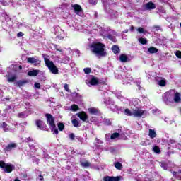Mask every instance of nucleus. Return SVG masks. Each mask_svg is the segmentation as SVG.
<instances>
[{
	"instance_id": "obj_9",
	"label": "nucleus",
	"mask_w": 181,
	"mask_h": 181,
	"mask_svg": "<svg viewBox=\"0 0 181 181\" xmlns=\"http://www.w3.org/2000/svg\"><path fill=\"white\" fill-rule=\"evenodd\" d=\"M76 115L81 121L86 122L87 119H88V115H87V113L84 111L77 113Z\"/></svg>"
},
{
	"instance_id": "obj_32",
	"label": "nucleus",
	"mask_w": 181,
	"mask_h": 181,
	"mask_svg": "<svg viewBox=\"0 0 181 181\" xmlns=\"http://www.w3.org/2000/svg\"><path fill=\"white\" fill-rule=\"evenodd\" d=\"M71 110L74 112H76V111H78V110H79L78 105H77L76 104L72 105H71Z\"/></svg>"
},
{
	"instance_id": "obj_31",
	"label": "nucleus",
	"mask_w": 181,
	"mask_h": 181,
	"mask_svg": "<svg viewBox=\"0 0 181 181\" xmlns=\"http://www.w3.org/2000/svg\"><path fill=\"white\" fill-rule=\"evenodd\" d=\"M119 136V133L115 132L111 134L110 139H115L116 138H118Z\"/></svg>"
},
{
	"instance_id": "obj_23",
	"label": "nucleus",
	"mask_w": 181,
	"mask_h": 181,
	"mask_svg": "<svg viewBox=\"0 0 181 181\" xmlns=\"http://www.w3.org/2000/svg\"><path fill=\"white\" fill-rule=\"evenodd\" d=\"M115 168L117 169V170H122V164L119 162L115 163Z\"/></svg>"
},
{
	"instance_id": "obj_49",
	"label": "nucleus",
	"mask_w": 181,
	"mask_h": 181,
	"mask_svg": "<svg viewBox=\"0 0 181 181\" xmlns=\"http://www.w3.org/2000/svg\"><path fill=\"white\" fill-rule=\"evenodd\" d=\"M154 28L156 29V30H159L160 29V27L155 26Z\"/></svg>"
},
{
	"instance_id": "obj_53",
	"label": "nucleus",
	"mask_w": 181,
	"mask_h": 181,
	"mask_svg": "<svg viewBox=\"0 0 181 181\" xmlns=\"http://www.w3.org/2000/svg\"><path fill=\"white\" fill-rule=\"evenodd\" d=\"M124 33H128V30H125L124 31Z\"/></svg>"
},
{
	"instance_id": "obj_45",
	"label": "nucleus",
	"mask_w": 181,
	"mask_h": 181,
	"mask_svg": "<svg viewBox=\"0 0 181 181\" xmlns=\"http://www.w3.org/2000/svg\"><path fill=\"white\" fill-rule=\"evenodd\" d=\"M18 118H23V117H25V113L20 112V113H18Z\"/></svg>"
},
{
	"instance_id": "obj_55",
	"label": "nucleus",
	"mask_w": 181,
	"mask_h": 181,
	"mask_svg": "<svg viewBox=\"0 0 181 181\" xmlns=\"http://www.w3.org/2000/svg\"><path fill=\"white\" fill-rule=\"evenodd\" d=\"M57 52H62V49H56Z\"/></svg>"
},
{
	"instance_id": "obj_1",
	"label": "nucleus",
	"mask_w": 181,
	"mask_h": 181,
	"mask_svg": "<svg viewBox=\"0 0 181 181\" xmlns=\"http://www.w3.org/2000/svg\"><path fill=\"white\" fill-rule=\"evenodd\" d=\"M90 47L92 53L96 54V56H100V57H105L107 56L105 45L101 42H93Z\"/></svg>"
},
{
	"instance_id": "obj_8",
	"label": "nucleus",
	"mask_w": 181,
	"mask_h": 181,
	"mask_svg": "<svg viewBox=\"0 0 181 181\" xmlns=\"http://www.w3.org/2000/svg\"><path fill=\"white\" fill-rule=\"evenodd\" d=\"M133 117H136L137 118H141L142 115L145 114V110H139V107H136L133 109Z\"/></svg>"
},
{
	"instance_id": "obj_27",
	"label": "nucleus",
	"mask_w": 181,
	"mask_h": 181,
	"mask_svg": "<svg viewBox=\"0 0 181 181\" xmlns=\"http://www.w3.org/2000/svg\"><path fill=\"white\" fill-rule=\"evenodd\" d=\"M81 165L83 168H88L91 165V163L90 162H88V161H85V162L81 163Z\"/></svg>"
},
{
	"instance_id": "obj_10",
	"label": "nucleus",
	"mask_w": 181,
	"mask_h": 181,
	"mask_svg": "<svg viewBox=\"0 0 181 181\" xmlns=\"http://www.w3.org/2000/svg\"><path fill=\"white\" fill-rule=\"evenodd\" d=\"M28 63H30L31 64H34V66H40L41 61L38 59L33 57H28L27 59Z\"/></svg>"
},
{
	"instance_id": "obj_43",
	"label": "nucleus",
	"mask_w": 181,
	"mask_h": 181,
	"mask_svg": "<svg viewBox=\"0 0 181 181\" xmlns=\"http://www.w3.org/2000/svg\"><path fill=\"white\" fill-rule=\"evenodd\" d=\"M98 84H101L102 86H107V82L105 81L100 80L98 81Z\"/></svg>"
},
{
	"instance_id": "obj_12",
	"label": "nucleus",
	"mask_w": 181,
	"mask_h": 181,
	"mask_svg": "<svg viewBox=\"0 0 181 181\" xmlns=\"http://www.w3.org/2000/svg\"><path fill=\"white\" fill-rule=\"evenodd\" d=\"M29 83V81H28V80H19L17 81L16 82H15L14 85L16 87H23V86H25V84H28Z\"/></svg>"
},
{
	"instance_id": "obj_22",
	"label": "nucleus",
	"mask_w": 181,
	"mask_h": 181,
	"mask_svg": "<svg viewBox=\"0 0 181 181\" xmlns=\"http://www.w3.org/2000/svg\"><path fill=\"white\" fill-rule=\"evenodd\" d=\"M57 125L58 127L59 131H64V124L63 122H58Z\"/></svg>"
},
{
	"instance_id": "obj_51",
	"label": "nucleus",
	"mask_w": 181,
	"mask_h": 181,
	"mask_svg": "<svg viewBox=\"0 0 181 181\" xmlns=\"http://www.w3.org/2000/svg\"><path fill=\"white\" fill-rule=\"evenodd\" d=\"M159 2H161V4H163L165 2V0H159Z\"/></svg>"
},
{
	"instance_id": "obj_42",
	"label": "nucleus",
	"mask_w": 181,
	"mask_h": 181,
	"mask_svg": "<svg viewBox=\"0 0 181 181\" xmlns=\"http://www.w3.org/2000/svg\"><path fill=\"white\" fill-rule=\"evenodd\" d=\"M108 39H110V40H112V42H114V43H115V42H117V40L115 39V37H112V35H109Z\"/></svg>"
},
{
	"instance_id": "obj_56",
	"label": "nucleus",
	"mask_w": 181,
	"mask_h": 181,
	"mask_svg": "<svg viewBox=\"0 0 181 181\" xmlns=\"http://www.w3.org/2000/svg\"><path fill=\"white\" fill-rule=\"evenodd\" d=\"M108 125H111V122L108 120Z\"/></svg>"
},
{
	"instance_id": "obj_35",
	"label": "nucleus",
	"mask_w": 181,
	"mask_h": 181,
	"mask_svg": "<svg viewBox=\"0 0 181 181\" xmlns=\"http://www.w3.org/2000/svg\"><path fill=\"white\" fill-rule=\"evenodd\" d=\"M83 71L85 74H90V73H91V68H85Z\"/></svg>"
},
{
	"instance_id": "obj_25",
	"label": "nucleus",
	"mask_w": 181,
	"mask_h": 181,
	"mask_svg": "<svg viewBox=\"0 0 181 181\" xmlns=\"http://www.w3.org/2000/svg\"><path fill=\"white\" fill-rule=\"evenodd\" d=\"M16 76L13 75V76L11 77H8V79H7V81L8 83H13L15 81H16Z\"/></svg>"
},
{
	"instance_id": "obj_52",
	"label": "nucleus",
	"mask_w": 181,
	"mask_h": 181,
	"mask_svg": "<svg viewBox=\"0 0 181 181\" xmlns=\"http://www.w3.org/2000/svg\"><path fill=\"white\" fill-rule=\"evenodd\" d=\"M18 69L21 70L22 69V65H19Z\"/></svg>"
},
{
	"instance_id": "obj_16",
	"label": "nucleus",
	"mask_w": 181,
	"mask_h": 181,
	"mask_svg": "<svg viewBox=\"0 0 181 181\" xmlns=\"http://www.w3.org/2000/svg\"><path fill=\"white\" fill-rule=\"evenodd\" d=\"M174 101H175V103H180V101H181V95H180V93L176 92L174 94Z\"/></svg>"
},
{
	"instance_id": "obj_30",
	"label": "nucleus",
	"mask_w": 181,
	"mask_h": 181,
	"mask_svg": "<svg viewBox=\"0 0 181 181\" xmlns=\"http://www.w3.org/2000/svg\"><path fill=\"white\" fill-rule=\"evenodd\" d=\"M88 111L90 114H97V112H98V110L94 107L89 108Z\"/></svg>"
},
{
	"instance_id": "obj_26",
	"label": "nucleus",
	"mask_w": 181,
	"mask_h": 181,
	"mask_svg": "<svg viewBox=\"0 0 181 181\" xmlns=\"http://www.w3.org/2000/svg\"><path fill=\"white\" fill-rule=\"evenodd\" d=\"M89 5L94 6L98 4V0H88Z\"/></svg>"
},
{
	"instance_id": "obj_46",
	"label": "nucleus",
	"mask_w": 181,
	"mask_h": 181,
	"mask_svg": "<svg viewBox=\"0 0 181 181\" xmlns=\"http://www.w3.org/2000/svg\"><path fill=\"white\" fill-rule=\"evenodd\" d=\"M34 86L35 87V88H40V83H37L36 82L35 84H34Z\"/></svg>"
},
{
	"instance_id": "obj_33",
	"label": "nucleus",
	"mask_w": 181,
	"mask_h": 181,
	"mask_svg": "<svg viewBox=\"0 0 181 181\" xmlns=\"http://www.w3.org/2000/svg\"><path fill=\"white\" fill-rule=\"evenodd\" d=\"M153 151L155 152V153H160V148H159V146H154L153 147Z\"/></svg>"
},
{
	"instance_id": "obj_48",
	"label": "nucleus",
	"mask_w": 181,
	"mask_h": 181,
	"mask_svg": "<svg viewBox=\"0 0 181 181\" xmlns=\"http://www.w3.org/2000/svg\"><path fill=\"white\" fill-rule=\"evenodd\" d=\"M39 177H40V181H45V178L43 177V176L42 175H39Z\"/></svg>"
},
{
	"instance_id": "obj_6",
	"label": "nucleus",
	"mask_w": 181,
	"mask_h": 181,
	"mask_svg": "<svg viewBox=\"0 0 181 181\" xmlns=\"http://www.w3.org/2000/svg\"><path fill=\"white\" fill-rule=\"evenodd\" d=\"M18 148V144L16 143H11L6 146L4 148V152H12V151H15Z\"/></svg>"
},
{
	"instance_id": "obj_24",
	"label": "nucleus",
	"mask_w": 181,
	"mask_h": 181,
	"mask_svg": "<svg viewBox=\"0 0 181 181\" xmlns=\"http://www.w3.org/2000/svg\"><path fill=\"white\" fill-rule=\"evenodd\" d=\"M139 42L141 45H146L148 43V40L146 38L140 37L139 38Z\"/></svg>"
},
{
	"instance_id": "obj_40",
	"label": "nucleus",
	"mask_w": 181,
	"mask_h": 181,
	"mask_svg": "<svg viewBox=\"0 0 181 181\" xmlns=\"http://www.w3.org/2000/svg\"><path fill=\"white\" fill-rule=\"evenodd\" d=\"M28 146L30 148V151H32V149H34L33 150L34 152H36V150H35V144H28Z\"/></svg>"
},
{
	"instance_id": "obj_44",
	"label": "nucleus",
	"mask_w": 181,
	"mask_h": 181,
	"mask_svg": "<svg viewBox=\"0 0 181 181\" xmlns=\"http://www.w3.org/2000/svg\"><path fill=\"white\" fill-rule=\"evenodd\" d=\"M69 138L70 139H71L72 141H74L75 138H76V136L74 135V133H71L69 134Z\"/></svg>"
},
{
	"instance_id": "obj_39",
	"label": "nucleus",
	"mask_w": 181,
	"mask_h": 181,
	"mask_svg": "<svg viewBox=\"0 0 181 181\" xmlns=\"http://www.w3.org/2000/svg\"><path fill=\"white\" fill-rule=\"evenodd\" d=\"M64 90H66V91H67L68 93H70V89L69 88V84L65 83L64 85Z\"/></svg>"
},
{
	"instance_id": "obj_47",
	"label": "nucleus",
	"mask_w": 181,
	"mask_h": 181,
	"mask_svg": "<svg viewBox=\"0 0 181 181\" xmlns=\"http://www.w3.org/2000/svg\"><path fill=\"white\" fill-rule=\"evenodd\" d=\"M23 33L22 32H19L18 34H17V36L18 37H22L23 36Z\"/></svg>"
},
{
	"instance_id": "obj_4",
	"label": "nucleus",
	"mask_w": 181,
	"mask_h": 181,
	"mask_svg": "<svg viewBox=\"0 0 181 181\" xmlns=\"http://www.w3.org/2000/svg\"><path fill=\"white\" fill-rule=\"evenodd\" d=\"M0 168L4 169L6 173H11L15 169V165L13 164H6L4 161H0Z\"/></svg>"
},
{
	"instance_id": "obj_18",
	"label": "nucleus",
	"mask_w": 181,
	"mask_h": 181,
	"mask_svg": "<svg viewBox=\"0 0 181 181\" xmlns=\"http://www.w3.org/2000/svg\"><path fill=\"white\" fill-rule=\"evenodd\" d=\"M119 60H120V62H122V63H127V62H128V56H127L124 54H122L119 56Z\"/></svg>"
},
{
	"instance_id": "obj_21",
	"label": "nucleus",
	"mask_w": 181,
	"mask_h": 181,
	"mask_svg": "<svg viewBox=\"0 0 181 181\" xmlns=\"http://www.w3.org/2000/svg\"><path fill=\"white\" fill-rule=\"evenodd\" d=\"M71 123L75 127V128H78V127H80V122L76 119H72Z\"/></svg>"
},
{
	"instance_id": "obj_11",
	"label": "nucleus",
	"mask_w": 181,
	"mask_h": 181,
	"mask_svg": "<svg viewBox=\"0 0 181 181\" xmlns=\"http://www.w3.org/2000/svg\"><path fill=\"white\" fill-rule=\"evenodd\" d=\"M104 181H121V177L120 176H105L103 177Z\"/></svg>"
},
{
	"instance_id": "obj_2",
	"label": "nucleus",
	"mask_w": 181,
	"mask_h": 181,
	"mask_svg": "<svg viewBox=\"0 0 181 181\" xmlns=\"http://www.w3.org/2000/svg\"><path fill=\"white\" fill-rule=\"evenodd\" d=\"M45 118L47 119V124L51 129V132H52V134L55 135H59V129L56 128V119L54 118V117H53V115L50 113H46Z\"/></svg>"
},
{
	"instance_id": "obj_28",
	"label": "nucleus",
	"mask_w": 181,
	"mask_h": 181,
	"mask_svg": "<svg viewBox=\"0 0 181 181\" xmlns=\"http://www.w3.org/2000/svg\"><path fill=\"white\" fill-rule=\"evenodd\" d=\"M124 114H125V115H127L128 117H132V115H133V112H131V110H129V109H125Z\"/></svg>"
},
{
	"instance_id": "obj_19",
	"label": "nucleus",
	"mask_w": 181,
	"mask_h": 181,
	"mask_svg": "<svg viewBox=\"0 0 181 181\" xmlns=\"http://www.w3.org/2000/svg\"><path fill=\"white\" fill-rule=\"evenodd\" d=\"M112 51L115 54H118V53H119V47L118 45H113L112 47Z\"/></svg>"
},
{
	"instance_id": "obj_54",
	"label": "nucleus",
	"mask_w": 181,
	"mask_h": 181,
	"mask_svg": "<svg viewBox=\"0 0 181 181\" xmlns=\"http://www.w3.org/2000/svg\"><path fill=\"white\" fill-rule=\"evenodd\" d=\"M14 181H21V180H19V178H16Z\"/></svg>"
},
{
	"instance_id": "obj_14",
	"label": "nucleus",
	"mask_w": 181,
	"mask_h": 181,
	"mask_svg": "<svg viewBox=\"0 0 181 181\" xmlns=\"http://www.w3.org/2000/svg\"><path fill=\"white\" fill-rule=\"evenodd\" d=\"M156 6L152 1H149L146 4V9L147 11H152L153 9H156Z\"/></svg>"
},
{
	"instance_id": "obj_3",
	"label": "nucleus",
	"mask_w": 181,
	"mask_h": 181,
	"mask_svg": "<svg viewBox=\"0 0 181 181\" xmlns=\"http://www.w3.org/2000/svg\"><path fill=\"white\" fill-rule=\"evenodd\" d=\"M45 63L52 74H59V69H57V66L54 65L53 62L50 61V59L47 58H45Z\"/></svg>"
},
{
	"instance_id": "obj_17",
	"label": "nucleus",
	"mask_w": 181,
	"mask_h": 181,
	"mask_svg": "<svg viewBox=\"0 0 181 181\" xmlns=\"http://www.w3.org/2000/svg\"><path fill=\"white\" fill-rule=\"evenodd\" d=\"M148 136H150V138H151V139L156 138V132L152 129H150L148 130Z\"/></svg>"
},
{
	"instance_id": "obj_50",
	"label": "nucleus",
	"mask_w": 181,
	"mask_h": 181,
	"mask_svg": "<svg viewBox=\"0 0 181 181\" xmlns=\"http://www.w3.org/2000/svg\"><path fill=\"white\" fill-rule=\"evenodd\" d=\"M130 30H131V32H132V30H134V26L133 25L131 26Z\"/></svg>"
},
{
	"instance_id": "obj_29",
	"label": "nucleus",
	"mask_w": 181,
	"mask_h": 181,
	"mask_svg": "<svg viewBox=\"0 0 181 181\" xmlns=\"http://www.w3.org/2000/svg\"><path fill=\"white\" fill-rule=\"evenodd\" d=\"M158 86H160V87H165L166 86V81L165 80L159 81Z\"/></svg>"
},
{
	"instance_id": "obj_15",
	"label": "nucleus",
	"mask_w": 181,
	"mask_h": 181,
	"mask_svg": "<svg viewBox=\"0 0 181 181\" xmlns=\"http://www.w3.org/2000/svg\"><path fill=\"white\" fill-rule=\"evenodd\" d=\"M89 83L90 86H98V79L95 76H93Z\"/></svg>"
},
{
	"instance_id": "obj_13",
	"label": "nucleus",
	"mask_w": 181,
	"mask_h": 181,
	"mask_svg": "<svg viewBox=\"0 0 181 181\" xmlns=\"http://www.w3.org/2000/svg\"><path fill=\"white\" fill-rule=\"evenodd\" d=\"M40 72V71L39 69H34L33 71H29L28 72V76H29L30 77H36V76H37Z\"/></svg>"
},
{
	"instance_id": "obj_20",
	"label": "nucleus",
	"mask_w": 181,
	"mask_h": 181,
	"mask_svg": "<svg viewBox=\"0 0 181 181\" xmlns=\"http://www.w3.org/2000/svg\"><path fill=\"white\" fill-rule=\"evenodd\" d=\"M148 52L151 54L153 53H158V49L155 47H151L150 48H148Z\"/></svg>"
},
{
	"instance_id": "obj_38",
	"label": "nucleus",
	"mask_w": 181,
	"mask_h": 181,
	"mask_svg": "<svg viewBox=\"0 0 181 181\" xmlns=\"http://www.w3.org/2000/svg\"><path fill=\"white\" fill-rule=\"evenodd\" d=\"M137 31L139 33H145V30L142 27H139Z\"/></svg>"
},
{
	"instance_id": "obj_37",
	"label": "nucleus",
	"mask_w": 181,
	"mask_h": 181,
	"mask_svg": "<svg viewBox=\"0 0 181 181\" xmlns=\"http://www.w3.org/2000/svg\"><path fill=\"white\" fill-rule=\"evenodd\" d=\"M175 56H176V57H177V59H181V51L177 50L175 52Z\"/></svg>"
},
{
	"instance_id": "obj_5",
	"label": "nucleus",
	"mask_w": 181,
	"mask_h": 181,
	"mask_svg": "<svg viewBox=\"0 0 181 181\" xmlns=\"http://www.w3.org/2000/svg\"><path fill=\"white\" fill-rule=\"evenodd\" d=\"M35 125L37 127L38 129L41 131H46L47 129V125H46V123H45L43 120H35Z\"/></svg>"
},
{
	"instance_id": "obj_36",
	"label": "nucleus",
	"mask_w": 181,
	"mask_h": 181,
	"mask_svg": "<svg viewBox=\"0 0 181 181\" xmlns=\"http://www.w3.org/2000/svg\"><path fill=\"white\" fill-rule=\"evenodd\" d=\"M8 124H6V122H3L2 124V128L4 129V132H6V131H8Z\"/></svg>"
},
{
	"instance_id": "obj_34",
	"label": "nucleus",
	"mask_w": 181,
	"mask_h": 181,
	"mask_svg": "<svg viewBox=\"0 0 181 181\" xmlns=\"http://www.w3.org/2000/svg\"><path fill=\"white\" fill-rule=\"evenodd\" d=\"M33 141H35V140H34L33 138H32V137H28V138H26V139H25V142L26 144H29V142H33Z\"/></svg>"
},
{
	"instance_id": "obj_41",
	"label": "nucleus",
	"mask_w": 181,
	"mask_h": 181,
	"mask_svg": "<svg viewBox=\"0 0 181 181\" xmlns=\"http://www.w3.org/2000/svg\"><path fill=\"white\" fill-rule=\"evenodd\" d=\"M0 3L1 4V5H3V6H8V2L5 0H1Z\"/></svg>"
},
{
	"instance_id": "obj_7",
	"label": "nucleus",
	"mask_w": 181,
	"mask_h": 181,
	"mask_svg": "<svg viewBox=\"0 0 181 181\" xmlns=\"http://www.w3.org/2000/svg\"><path fill=\"white\" fill-rule=\"evenodd\" d=\"M71 8H74L76 15H78L79 16L83 15V8H81V6L78 4H72Z\"/></svg>"
}]
</instances>
